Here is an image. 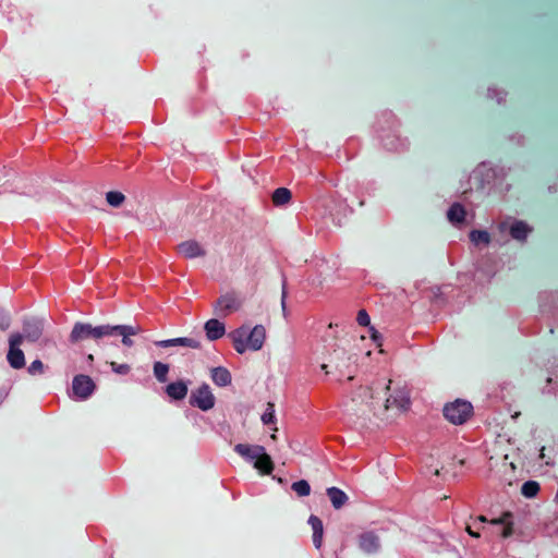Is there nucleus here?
Returning a JSON list of instances; mask_svg holds the SVG:
<instances>
[{
	"instance_id": "obj_6",
	"label": "nucleus",
	"mask_w": 558,
	"mask_h": 558,
	"mask_svg": "<svg viewBox=\"0 0 558 558\" xmlns=\"http://www.w3.org/2000/svg\"><path fill=\"white\" fill-rule=\"evenodd\" d=\"M242 306L241 299L239 294L234 291H229L223 294H221L215 303V308L217 313L222 316L227 317L230 316L238 311H240Z\"/></svg>"
},
{
	"instance_id": "obj_15",
	"label": "nucleus",
	"mask_w": 558,
	"mask_h": 558,
	"mask_svg": "<svg viewBox=\"0 0 558 558\" xmlns=\"http://www.w3.org/2000/svg\"><path fill=\"white\" fill-rule=\"evenodd\" d=\"M360 547L366 553L375 551L379 547L378 537L373 532L361 534Z\"/></svg>"
},
{
	"instance_id": "obj_17",
	"label": "nucleus",
	"mask_w": 558,
	"mask_h": 558,
	"mask_svg": "<svg viewBox=\"0 0 558 558\" xmlns=\"http://www.w3.org/2000/svg\"><path fill=\"white\" fill-rule=\"evenodd\" d=\"M310 524L314 531V544L316 548H320L323 544L324 526L319 518L312 515L310 518Z\"/></svg>"
},
{
	"instance_id": "obj_39",
	"label": "nucleus",
	"mask_w": 558,
	"mask_h": 558,
	"mask_svg": "<svg viewBox=\"0 0 558 558\" xmlns=\"http://www.w3.org/2000/svg\"><path fill=\"white\" fill-rule=\"evenodd\" d=\"M88 360L93 361L94 356L92 354L88 355Z\"/></svg>"
},
{
	"instance_id": "obj_9",
	"label": "nucleus",
	"mask_w": 558,
	"mask_h": 558,
	"mask_svg": "<svg viewBox=\"0 0 558 558\" xmlns=\"http://www.w3.org/2000/svg\"><path fill=\"white\" fill-rule=\"evenodd\" d=\"M190 402L192 405H195L203 411H207L214 407L215 397L209 387L207 385H203L191 395Z\"/></svg>"
},
{
	"instance_id": "obj_35",
	"label": "nucleus",
	"mask_w": 558,
	"mask_h": 558,
	"mask_svg": "<svg viewBox=\"0 0 558 558\" xmlns=\"http://www.w3.org/2000/svg\"><path fill=\"white\" fill-rule=\"evenodd\" d=\"M369 391H371V389L368 387L362 388L361 393H360V398H361L362 402L365 401L366 397H368Z\"/></svg>"
},
{
	"instance_id": "obj_1",
	"label": "nucleus",
	"mask_w": 558,
	"mask_h": 558,
	"mask_svg": "<svg viewBox=\"0 0 558 558\" xmlns=\"http://www.w3.org/2000/svg\"><path fill=\"white\" fill-rule=\"evenodd\" d=\"M231 337L236 352L243 353L248 349L259 350L264 344L266 332L262 326L254 327L250 332L242 327L234 330Z\"/></svg>"
},
{
	"instance_id": "obj_21",
	"label": "nucleus",
	"mask_w": 558,
	"mask_h": 558,
	"mask_svg": "<svg viewBox=\"0 0 558 558\" xmlns=\"http://www.w3.org/2000/svg\"><path fill=\"white\" fill-rule=\"evenodd\" d=\"M510 517H511V514L507 512L501 518L493 519V520L489 521L492 524H501V525H504L502 531H501V536L504 538L510 536L512 534V531H513V529H512L513 523L509 520Z\"/></svg>"
},
{
	"instance_id": "obj_31",
	"label": "nucleus",
	"mask_w": 558,
	"mask_h": 558,
	"mask_svg": "<svg viewBox=\"0 0 558 558\" xmlns=\"http://www.w3.org/2000/svg\"><path fill=\"white\" fill-rule=\"evenodd\" d=\"M356 319H357V323L361 326H368L369 325V316H368V314L366 313L365 310L359 311Z\"/></svg>"
},
{
	"instance_id": "obj_22",
	"label": "nucleus",
	"mask_w": 558,
	"mask_h": 558,
	"mask_svg": "<svg viewBox=\"0 0 558 558\" xmlns=\"http://www.w3.org/2000/svg\"><path fill=\"white\" fill-rule=\"evenodd\" d=\"M213 379L219 386H227L231 383V375L226 368L217 367L213 371Z\"/></svg>"
},
{
	"instance_id": "obj_12",
	"label": "nucleus",
	"mask_w": 558,
	"mask_h": 558,
	"mask_svg": "<svg viewBox=\"0 0 558 558\" xmlns=\"http://www.w3.org/2000/svg\"><path fill=\"white\" fill-rule=\"evenodd\" d=\"M204 329L207 338L210 340L220 339L226 333L225 324L216 318H211L208 322H206Z\"/></svg>"
},
{
	"instance_id": "obj_14",
	"label": "nucleus",
	"mask_w": 558,
	"mask_h": 558,
	"mask_svg": "<svg viewBox=\"0 0 558 558\" xmlns=\"http://www.w3.org/2000/svg\"><path fill=\"white\" fill-rule=\"evenodd\" d=\"M158 344L163 348H168V347H187L191 349L199 348V342L193 338L169 339V340L159 341Z\"/></svg>"
},
{
	"instance_id": "obj_32",
	"label": "nucleus",
	"mask_w": 558,
	"mask_h": 558,
	"mask_svg": "<svg viewBox=\"0 0 558 558\" xmlns=\"http://www.w3.org/2000/svg\"><path fill=\"white\" fill-rule=\"evenodd\" d=\"M235 450L242 454V456H246V457H251V458H254L255 456L252 454V448L248 447L247 445H236L235 446Z\"/></svg>"
},
{
	"instance_id": "obj_19",
	"label": "nucleus",
	"mask_w": 558,
	"mask_h": 558,
	"mask_svg": "<svg viewBox=\"0 0 558 558\" xmlns=\"http://www.w3.org/2000/svg\"><path fill=\"white\" fill-rule=\"evenodd\" d=\"M255 468L264 474H270L274 470V463L268 454L260 453L256 457Z\"/></svg>"
},
{
	"instance_id": "obj_28",
	"label": "nucleus",
	"mask_w": 558,
	"mask_h": 558,
	"mask_svg": "<svg viewBox=\"0 0 558 558\" xmlns=\"http://www.w3.org/2000/svg\"><path fill=\"white\" fill-rule=\"evenodd\" d=\"M169 372V366L167 364H163L161 362H156L154 365V373L155 376L161 381H167V375Z\"/></svg>"
},
{
	"instance_id": "obj_41",
	"label": "nucleus",
	"mask_w": 558,
	"mask_h": 558,
	"mask_svg": "<svg viewBox=\"0 0 558 558\" xmlns=\"http://www.w3.org/2000/svg\"><path fill=\"white\" fill-rule=\"evenodd\" d=\"M557 392H558V389H557Z\"/></svg>"
},
{
	"instance_id": "obj_24",
	"label": "nucleus",
	"mask_w": 558,
	"mask_h": 558,
	"mask_svg": "<svg viewBox=\"0 0 558 558\" xmlns=\"http://www.w3.org/2000/svg\"><path fill=\"white\" fill-rule=\"evenodd\" d=\"M486 97L492 106L501 105L506 100V94L498 88H488Z\"/></svg>"
},
{
	"instance_id": "obj_10",
	"label": "nucleus",
	"mask_w": 558,
	"mask_h": 558,
	"mask_svg": "<svg viewBox=\"0 0 558 558\" xmlns=\"http://www.w3.org/2000/svg\"><path fill=\"white\" fill-rule=\"evenodd\" d=\"M177 251L185 258H195L205 255V250L195 240H189L180 243L177 246Z\"/></svg>"
},
{
	"instance_id": "obj_16",
	"label": "nucleus",
	"mask_w": 558,
	"mask_h": 558,
	"mask_svg": "<svg viewBox=\"0 0 558 558\" xmlns=\"http://www.w3.org/2000/svg\"><path fill=\"white\" fill-rule=\"evenodd\" d=\"M167 393L174 400H181L187 393V386L182 380L171 383L167 386Z\"/></svg>"
},
{
	"instance_id": "obj_3",
	"label": "nucleus",
	"mask_w": 558,
	"mask_h": 558,
	"mask_svg": "<svg viewBox=\"0 0 558 558\" xmlns=\"http://www.w3.org/2000/svg\"><path fill=\"white\" fill-rule=\"evenodd\" d=\"M497 228L500 233L509 234L513 240L524 242L533 228L523 220H518L511 217H504L498 219Z\"/></svg>"
},
{
	"instance_id": "obj_37",
	"label": "nucleus",
	"mask_w": 558,
	"mask_h": 558,
	"mask_svg": "<svg viewBox=\"0 0 558 558\" xmlns=\"http://www.w3.org/2000/svg\"><path fill=\"white\" fill-rule=\"evenodd\" d=\"M130 335H135V331L131 327H128V336Z\"/></svg>"
},
{
	"instance_id": "obj_8",
	"label": "nucleus",
	"mask_w": 558,
	"mask_h": 558,
	"mask_svg": "<svg viewBox=\"0 0 558 558\" xmlns=\"http://www.w3.org/2000/svg\"><path fill=\"white\" fill-rule=\"evenodd\" d=\"M96 389L95 381L87 375L80 374L73 378L72 390L74 397L87 399Z\"/></svg>"
},
{
	"instance_id": "obj_29",
	"label": "nucleus",
	"mask_w": 558,
	"mask_h": 558,
	"mask_svg": "<svg viewBox=\"0 0 558 558\" xmlns=\"http://www.w3.org/2000/svg\"><path fill=\"white\" fill-rule=\"evenodd\" d=\"M110 328H114V330H112V335L118 333L123 337L122 338L123 344H125L128 347H131L133 344V341L128 336V327L126 326L118 325V326H110Z\"/></svg>"
},
{
	"instance_id": "obj_13",
	"label": "nucleus",
	"mask_w": 558,
	"mask_h": 558,
	"mask_svg": "<svg viewBox=\"0 0 558 558\" xmlns=\"http://www.w3.org/2000/svg\"><path fill=\"white\" fill-rule=\"evenodd\" d=\"M447 217L451 223L459 226L465 221L466 210L460 203H454L448 209Z\"/></svg>"
},
{
	"instance_id": "obj_23",
	"label": "nucleus",
	"mask_w": 558,
	"mask_h": 558,
	"mask_svg": "<svg viewBox=\"0 0 558 558\" xmlns=\"http://www.w3.org/2000/svg\"><path fill=\"white\" fill-rule=\"evenodd\" d=\"M470 240L476 246H478V245L487 246L490 242V236H489L488 232H486V231L473 230L470 233Z\"/></svg>"
},
{
	"instance_id": "obj_34",
	"label": "nucleus",
	"mask_w": 558,
	"mask_h": 558,
	"mask_svg": "<svg viewBox=\"0 0 558 558\" xmlns=\"http://www.w3.org/2000/svg\"><path fill=\"white\" fill-rule=\"evenodd\" d=\"M111 367L118 374H126L130 371L129 365H126V364H117L116 362H111Z\"/></svg>"
},
{
	"instance_id": "obj_11",
	"label": "nucleus",
	"mask_w": 558,
	"mask_h": 558,
	"mask_svg": "<svg viewBox=\"0 0 558 558\" xmlns=\"http://www.w3.org/2000/svg\"><path fill=\"white\" fill-rule=\"evenodd\" d=\"M476 177L481 178L484 184L496 186L505 178L502 172H497L493 168L481 167L475 172Z\"/></svg>"
},
{
	"instance_id": "obj_36",
	"label": "nucleus",
	"mask_w": 558,
	"mask_h": 558,
	"mask_svg": "<svg viewBox=\"0 0 558 558\" xmlns=\"http://www.w3.org/2000/svg\"><path fill=\"white\" fill-rule=\"evenodd\" d=\"M465 531H466V532H468V534H469L470 536H472V537H475V538H478V537H480V533L474 532V531L471 529V526H469V525L465 527Z\"/></svg>"
},
{
	"instance_id": "obj_18",
	"label": "nucleus",
	"mask_w": 558,
	"mask_h": 558,
	"mask_svg": "<svg viewBox=\"0 0 558 558\" xmlns=\"http://www.w3.org/2000/svg\"><path fill=\"white\" fill-rule=\"evenodd\" d=\"M292 198L290 190L286 187H279L275 190L271 195V201L275 206H282L288 204Z\"/></svg>"
},
{
	"instance_id": "obj_30",
	"label": "nucleus",
	"mask_w": 558,
	"mask_h": 558,
	"mask_svg": "<svg viewBox=\"0 0 558 558\" xmlns=\"http://www.w3.org/2000/svg\"><path fill=\"white\" fill-rule=\"evenodd\" d=\"M274 418H275V415H274V404L272 403H268V409L267 411L263 414L262 416V421L265 423V424H270L274 422Z\"/></svg>"
},
{
	"instance_id": "obj_25",
	"label": "nucleus",
	"mask_w": 558,
	"mask_h": 558,
	"mask_svg": "<svg viewBox=\"0 0 558 558\" xmlns=\"http://www.w3.org/2000/svg\"><path fill=\"white\" fill-rule=\"evenodd\" d=\"M106 201L112 207H119L125 202V195L119 191H109L106 193Z\"/></svg>"
},
{
	"instance_id": "obj_7",
	"label": "nucleus",
	"mask_w": 558,
	"mask_h": 558,
	"mask_svg": "<svg viewBox=\"0 0 558 558\" xmlns=\"http://www.w3.org/2000/svg\"><path fill=\"white\" fill-rule=\"evenodd\" d=\"M23 341L24 336L19 332L12 333L9 338L8 362L13 368L19 369L25 365L24 353L20 349V345L23 343Z\"/></svg>"
},
{
	"instance_id": "obj_26",
	"label": "nucleus",
	"mask_w": 558,
	"mask_h": 558,
	"mask_svg": "<svg viewBox=\"0 0 558 558\" xmlns=\"http://www.w3.org/2000/svg\"><path fill=\"white\" fill-rule=\"evenodd\" d=\"M539 492V484L534 481H529L523 484L522 486V494L527 497L532 498L535 497Z\"/></svg>"
},
{
	"instance_id": "obj_38",
	"label": "nucleus",
	"mask_w": 558,
	"mask_h": 558,
	"mask_svg": "<svg viewBox=\"0 0 558 558\" xmlns=\"http://www.w3.org/2000/svg\"><path fill=\"white\" fill-rule=\"evenodd\" d=\"M477 519H478V521H481V522H487V519H486V517H484V515H480Z\"/></svg>"
},
{
	"instance_id": "obj_5",
	"label": "nucleus",
	"mask_w": 558,
	"mask_h": 558,
	"mask_svg": "<svg viewBox=\"0 0 558 558\" xmlns=\"http://www.w3.org/2000/svg\"><path fill=\"white\" fill-rule=\"evenodd\" d=\"M444 414L452 424L461 425L472 416L473 407L470 402L458 399L445 407Z\"/></svg>"
},
{
	"instance_id": "obj_33",
	"label": "nucleus",
	"mask_w": 558,
	"mask_h": 558,
	"mask_svg": "<svg viewBox=\"0 0 558 558\" xmlns=\"http://www.w3.org/2000/svg\"><path fill=\"white\" fill-rule=\"evenodd\" d=\"M28 371H29V373H31V374H40V373H43V371H44V365H43V363H41L40 361H38V360H37V361H34V362L31 364V366H29Z\"/></svg>"
},
{
	"instance_id": "obj_20",
	"label": "nucleus",
	"mask_w": 558,
	"mask_h": 558,
	"mask_svg": "<svg viewBox=\"0 0 558 558\" xmlns=\"http://www.w3.org/2000/svg\"><path fill=\"white\" fill-rule=\"evenodd\" d=\"M327 494L336 509L341 508L348 500L347 495L336 487L328 488Z\"/></svg>"
},
{
	"instance_id": "obj_27",
	"label": "nucleus",
	"mask_w": 558,
	"mask_h": 558,
	"mask_svg": "<svg viewBox=\"0 0 558 558\" xmlns=\"http://www.w3.org/2000/svg\"><path fill=\"white\" fill-rule=\"evenodd\" d=\"M292 489L299 496H307L311 493V486L305 480L294 482L292 484Z\"/></svg>"
},
{
	"instance_id": "obj_4",
	"label": "nucleus",
	"mask_w": 558,
	"mask_h": 558,
	"mask_svg": "<svg viewBox=\"0 0 558 558\" xmlns=\"http://www.w3.org/2000/svg\"><path fill=\"white\" fill-rule=\"evenodd\" d=\"M387 390L389 391V397L386 400V409L392 407L404 411L410 409L411 399L405 384L389 380Z\"/></svg>"
},
{
	"instance_id": "obj_40",
	"label": "nucleus",
	"mask_w": 558,
	"mask_h": 558,
	"mask_svg": "<svg viewBox=\"0 0 558 558\" xmlns=\"http://www.w3.org/2000/svg\"><path fill=\"white\" fill-rule=\"evenodd\" d=\"M553 380H554V379H553L551 377H550V378H548V383H549V384H551V383H553Z\"/></svg>"
},
{
	"instance_id": "obj_2",
	"label": "nucleus",
	"mask_w": 558,
	"mask_h": 558,
	"mask_svg": "<svg viewBox=\"0 0 558 558\" xmlns=\"http://www.w3.org/2000/svg\"><path fill=\"white\" fill-rule=\"evenodd\" d=\"M114 328L109 325L93 326L87 323H76L70 335L69 340L73 344H77L87 339L99 340L104 337L111 336Z\"/></svg>"
}]
</instances>
